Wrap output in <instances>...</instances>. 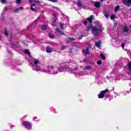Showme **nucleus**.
I'll list each match as a JSON object with an SVG mask.
<instances>
[{
    "label": "nucleus",
    "instance_id": "1",
    "mask_svg": "<svg viewBox=\"0 0 131 131\" xmlns=\"http://www.w3.org/2000/svg\"><path fill=\"white\" fill-rule=\"evenodd\" d=\"M95 25L97 27L93 28V25L91 24L88 27L87 31H90L92 29V33L95 36H98L100 34V32H102L103 31V28L102 27V25L100 24L99 21L95 22Z\"/></svg>",
    "mask_w": 131,
    "mask_h": 131
},
{
    "label": "nucleus",
    "instance_id": "2",
    "mask_svg": "<svg viewBox=\"0 0 131 131\" xmlns=\"http://www.w3.org/2000/svg\"><path fill=\"white\" fill-rule=\"evenodd\" d=\"M31 64L33 66L32 69L33 70H35L37 72L38 71H42V72H46V73H49V71L46 70L45 69H40V62L39 60L34 59V63H31Z\"/></svg>",
    "mask_w": 131,
    "mask_h": 131
},
{
    "label": "nucleus",
    "instance_id": "3",
    "mask_svg": "<svg viewBox=\"0 0 131 131\" xmlns=\"http://www.w3.org/2000/svg\"><path fill=\"white\" fill-rule=\"evenodd\" d=\"M108 93H109V90L108 89L100 92V94H98L99 99H103L104 97L108 98Z\"/></svg>",
    "mask_w": 131,
    "mask_h": 131
},
{
    "label": "nucleus",
    "instance_id": "4",
    "mask_svg": "<svg viewBox=\"0 0 131 131\" xmlns=\"http://www.w3.org/2000/svg\"><path fill=\"white\" fill-rule=\"evenodd\" d=\"M49 69L51 70L48 71L49 74H58V71H55L57 69V67L55 65H51L49 67Z\"/></svg>",
    "mask_w": 131,
    "mask_h": 131
},
{
    "label": "nucleus",
    "instance_id": "5",
    "mask_svg": "<svg viewBox=\"0 0 131 131\" xmlns=\"http://www.w3.org/2000/svg\"><path fill=\"white\" fill-rule=\"evenodd\" d=\"M59 72H66V71H71V68H67L65 65L60 66L58 68Z\"/></svg>",
    "mask_w": 131,
    "mask_h": 131
},
{
    "label": "nucleus",
    "instance_id": "6",
    "mask_svg": "<svg viewBox=\"0 0 131 131\" xmlns=\"http://www.w3.org/2000/svg\"><path fill=\"white\" fill-rule=\"evenodd\" d=\"M22 124H23L25 127L27 129H31L32 128V125L31 124V123L28 121H25L22 123Z\"/></svg>",
    "mask_w": 131,
    "mask_h": 131
},
{
    "label": "nucleus",
    "instance_id": "7",
    "mask_svg": "<svg viewBox=\"0 0 131 131\" xmlns=\"http://www.w3.org/2000/svg\"><path fill=\"white\" fill-rule=\"evenodd\" d=\"M122 4L127 7H130L131 6V0H122Z\"/></svg>",
    "mask_w": 131,
    "mask_h": 131
},
{
    "label": "nucleus",
    "instance_id": "8",
    "mask_svg": "<svg viewBox=\"0 0 131 131\" xmlns=\"http://www.w3.org/2000/svg\"><path fill=\"white\" fill-rule=\"evenodd\" d=\"M126 72L128 75H131V62L128 63V67Z\"/></svg>",
    "mask_w": 131,
    "mask_h": 131
},
{
    "label": "nucleus",
    "instance_id": "9",
    "mask_svg": "<svg viewBox=\"0 0 131 131\" xmlns=\"http://www.w3.org/2000/svg\"><path fill=\"white\" fill-rule=\"evenodd\" d=\"M82 54L83 55H85V56H86V55H90V50H89V48L83 50Z\"/></svg>",
    "mask_w": 131,
    "mask_h": 131
},
{
    "label": "nucleus",
    "instance_id": "10",
    "mask_svg": "<svg viewBox=\"0 0 131 131\" xmlns=\"http://www.w3.org/2000/svg\"><path fill=\"white\" fill-rule=\"evenodd\" d=\"M53 16L54 17L52 20H53V23H55L56 21H57V17H59V14L58 13H53Z\"/></svg>",
    "mask_w": 131,
    "mask_h": 131
},
{
    "label": "nucleus",
    "instance_id": "11",
    "mask_svg": "<svg viewBox=\"0 0 131 131\" xmlns=\"http://www.w3.org/2000/svg\"><path fill=\"white\" fill-rule=\"evenodd\" d=\"M86 20H88L90 23H92V22H93V20H94V15H91L90 17L86 18Z\"/></svg>",
    "mask_w": 131,
    "mask_h": 131
},
{
    "label": "nucleus",
    "instance_id": "12",
    "mask_svg": "<svg viewBox=\"0 0 131 131\" xmlns=\"http://www.w3.org/2000/svg\"><path fill=\"white\" fill-rule=\"evenodd\" d=\"M29 3H35V4H41V2L38 0H29Z\"/></svg>",
    "mask_w": 131,
    "mask_h": 131
},
{
    "label": "nucleus",
    "instance_id": "13",
    "mask_svg": "<svg viewBox=\"0 0 131 131\" xmlns=\"http://www.w3.org/2000/svg\"><path fill=\"white\" fill-rule=\"evenodd\" d=\"M94 6L96 8H97V9H99V8H101V5L100 4L99 2H95L94 3Z\"/></svg>",
    "mask_w": 131,
    "mask_h": 131
},
{
    "label": "nucleus",
    "instance_id": "14",
    "mask_svg": "<svg viewBox=\"0 0 131 131\" xmlns=\"http://www.w3.org/2000/svg\"><path fill=\"white\" fill-rule=\"evenodd\" d=\"M53 49L52 48L50 47V46H47L46 48V52L47 53H52Z\"/></svg>",
    "mask_w": 131,
    "mask_h": 131
},
{
    "label": "nucleus",
    "instance_id": "15",
    "mask_svg": "<svg viewBox=\"0 0 131 131\" xmlns=\"http://www.w3.org/2000/svg\"><path fill=\"white\" fill-rule=\"evenodd\" d=\"M95 46L97 48H100L101 47V41L99 40L98 42H95Z\"/></svg>",
    "mask_w": 131,
    "mask_h": 131
},
{
    "label": "nucleus",
    "instance_id": "16",
    "mask_svg": "<svg viewBox=\"0 0 131 131\" xmlns=\"http://www.w3.org/2000/svg\"><path fill=\"white\" fill-rule=\"evenodd\" d=\"M56 31L57 32H58V33H59V34H61V35H64V32L59 30V28L56 29Z\"/></svg>",
    "mask_w": 131,
    "mask_h": 131
},
{
    "label": "nucleus",
    "instance_id": "17",
    "mask_svg": "<svg viewBox=\"0 0 131 131\" xmlns=\"http://www.w3.org/2000/svg\"><path fill=\"white\" fill-rule=\"evenodd\" d=\"M123 30L124 32H128V31H129L128 28H127V27H126V26H124L123 28Z\"/></svg>",
    "mask_w": 131,
    "mask_h": 131
},
{
    "label": "nucleus",
    "instance_id": "18",
    "mask_svg": "<svg viewBox=\"0 0 131 131\" xmlns=\"http://www.w3.org/2000/svg\"><path fill=\"white\" fill-rule=\"evenodd\" d=\"M84 69L85 70H91V69H92V66H86V67H84Z\"/></svg>",
    "mask_w": 131,
    "mask_h": 131
},
{
    "label": "nucleus",
    "instance_id": "19",
    "mask_svg": "<svg viewBox=\"0 0 131 131\" xmlns=\"http://www.w3.org/2000/svg\"><path fill=\"white\" fill-rule=\"evenodd\" d=\"M24 53H25V54H27V55H29V56H30V52H29V51H28V50H25L24 51Z\"/></svg>",
    "mask_w": 131,
    "mask_h": 131
},
{
    "label": "nucleus",
    "instance_id": "20",
    "mask_svg": "<svg viewBox=\"0 0 131 131\" xmlns=\"http://www.w3.org/2000/svg\"><path fill=\"white\" fill-rule=\"evenodd\" d=\"M77 5L78 7H79L80 9H81V2L78 1V2L77 3Z\"/></svg>",
    "mask_w": 131,
    "mask_h": 131
},
{
    "label": "nucleus",
    "instance_id": "21",
    "mask_svg": "<svg viewBox=\"0 0 131 131\" xmlns=\"http://www.w3.org/2000/svg\"><path fill=\"white\" fill-rule=\"evenodd\" d=\"M42 30H47V26L46 25H42L41 27Z\"/></svg>",
    "mask_w": 131,
    "mask_h": 131
},
{
    "label": "nucleus",
    "instance_id": "22",
    "mask_svg": "<svg viewBox=\"0 0 131 131\" xmlns=\"http://www.w3.org/2000/svg\"><path fill=\"white\" fill-rule=\"evenodd\" d=\"M123 96H126L127 94H129V92L125 91L123 92H122Z\"/></svg>",
    "mask_w": 131,
    "mask_h": 131
},
{
    "label": "nucleus",
    "instance_id": "23",
    "mask_svg": "<svg viewBox=\"0 0 131 131\" xmlns=\"http://www.w3.org/2000/svg\"><path fill=\"white\" fill-rule=\"evenodd\" d=\"M100 57L103 60H105V59L106 58V56H105V55L103 53H101L100 54Z\"/></svg>",
    "mask_w": 131,
    "mask_h": 131
},
{
    "label": "nucleus",
    "instance_id": "24",
    "mask_svg": "<svg viewBox=\"0 0 131 131\" xmlns=\"http://www.w3.org/2000/svg\"><path fill=\"white\" fill-rule=\"evenodd\" d=\"M59 25L61 30H63V29H64V24L60 23Z\"/></svg>",
    "mask_w": 131,
    "mask_h": 131
},
{
    "label": "nucleus",
    "instance_id": "25",
    "mask_svg": "<svg viewBox=\"0 0 131 131\" xmlns=\"http://www.w3.org/2000/svg\"><path fill=\"white\" fill-rule=\"evenodd\" d=\"M118 10H119V6H116L115 8V12H117V11H118Z\"/></svg>",
    "mask_w": 131,
    "mask_h": 131
},
{
    "label": "nucleus",
    "instance_id": "26",
    "mask_svg": "<svg viewBox=\"0 0 131 131\" xmlns=\"http://www.w3.org/2000/svg\"><path fill=\"white\" fill-rule=\"evenodd\" d=\"M76 75H80L81 76L82 75H83V73H82V72H80L79 73H77Z\"/></svg>",
    "mask_w": 131,
    "mask_h": 131
},
{
    "label": "nucleus",
    "instance_id": "27",
    "mask_svg": "<svg viewBox=\"0 0 131 131\" xmlns=\"http://www.w3.org/2000/svg\"><path fill=\"white\" fill-rule=\"evenodd\" d=\"M2 4H7V1L6 0H0Z\"/></svg>",
    "mask_w": 131,
    "mask_h": 131
},
{
    "label": "nucleus",
    "instance_id": "28",
    "mask_svg": "<svg viewBox=\"0 0 131 131\" xmlns=\"http://www.w3.org/2000/svg\"><path fill=\"white\" fill-rule=\"evenodd\" d=\"M4 34L6 35V36H8V35L9 34L6 29L5 30Z\"/></svg>",
    "mask_w": 131,
    "mask_h": 131
},
{
    "label": "nucleus",
    "instance_id": "29",
    "mask_svg": "<svg viewBox=\"0 0 131 131\" xmlns=\"http://www.w3.org/2000/svg\"><path fill=\"white\" fill-rule=\"evenodd\" d=\"M65 49H66V47L62 45L60 50L63 51V50H65Z\"/></svg>",
    "mask_w": 131,
    "mask_h": 131
},
{
    "label": "nucleus",
    "instance_id": "30",
    "mask_svg": "<svg viewBox=\"0 0 131 131\" xmlns=\"http://www.w3.org/2000/svg\"><path fill=\"white\" fill-rule=\"evenodd\" d=\"M49 35L50 38H54L55 37L53 34H49Z\"/></svg>",
    "mask_w": 131,
    "mask_h": 131
},
{
    "label": "nucleus",
    "instance_id": "31",
    "mask_svg": "<svg viewBox=\"0 0 131 131\" xmlns=\"http://www.w3.org/2000/svg\"><path fill=\"white\" fill-rule=\"evenodd\" d=\"M49 2H52V3H58V0H48Z\"/></svg>",
    "mask_w": 131,
    "mask_h": 131
},
{
    "label": "nucleus",
    "instance_id": "32",
    "mask_svg": "<svg viewBox=\"0 0 131 131\" xmlns=\"http://www.w3.org/2000/svg\"><path fill=\"white\" fill-rule=\"evenodd\" d=\"M104 15L106 18H108V17H109V15H108V13L107 12H105Z\"/></svg>",
    "mask_w": 131,
    "mask_h": 131
},
{
    "label": "nucleus",
    "instance_id": "33",
    "mask_svg": "<svg viewBox=\"0 0 131 131\" xmlns=\"http://www.w3.org/2000/svg\"><path fill=\"white\" fill-rule=\"evenodd\" d=\"M21 1H22V0H16V3L17 5H19V4H20L21 3Z\"/></svg>",
    "mask_w": 131,
    "mask_h": 131
},
{
    "label": "nucleus",
    "instance_id": "34",
    "mask_svg": "<svg viewBox=\"0 0 131 131\" xmlns=\"http://www.w3.org/2000/svg\"><path fill=\"white\" fill-rule=\"evenodd\" d=\"M115 15H112L111 16V19L112 20H113V19H115Z\"/></svg>",
    "mask_w": 131,
    "mask_h": 131
},
{
    "label": "nucleus",
    "instance_id": "35",
    "mask_svg": "<svg viewBox=\"0 0 131 131\" xmlns=\"http://www.w3.org/2000/svg\"><path fill=\"white\" fill-rule=\"evenodd\" d=\"M31 11H33V12H36V9H34L33 7H31Z\"/></svg>",
    "mask_w": 131,
    "mask_h": 131
},
{
    "label": "nucleus",
    "instance_id": "36",
    "mask_svg": "<svg viewBox=\"0 0 131 131\" xmlns=\"http://www.w3.org/2000/svg\"><path fill=\"white\" fill-rule=\"evenodd\" d=\"M10 9H11V8L5 7L4 10L5 11H9V10H10Z\"/></svg>",
    "mask_w": 131,
    "mask_h": 131
},
{
    "label": "nucleus",
    "instance_id": "37",
    "mask_svg": "<svg viewBox=\"0 0 131 131\" xmlns=\"http://www.w3.org/2000/svg\"><path fill=\"white\" fill-rule=\"evenodd\" d=\"M55 108H54V107H51V111H52L53 112H54V113H56V112L55 111Z\"/></svg>",
    "mask_w": 131,
    "mask_h": 131
},
{
    "label": "nucleus",
    "instance_id": "38",
    "mask_svg": "<svg viewBox=\"0 0 131 131\" xmlns=\"http://www.w3.org/2000/svg\"><path fill=\"white\" fill-rule=\"evenodd\" d=\"M97 64H98V65H101V64H102V61L101 60H98L97 61Z\"/></svg>",
    "mask_w": 131,
    "mask_h": 131
},
{
    "label": "nucleus",
    "instance_id": "39",
    "mask_svg": "<svg viewBox=\"0 0 131 131\" xmlns=\"http://www.w3.org/2000/svg\"><path fill=\"white\" fill-rule=\"evenodd\" d=\"M68 40H69L70 41H72V40H75V39H74V38H69Z\"/></svg>",
    "mask_w": 131,
    "mask_h": 131
},
{
    "label": "nucleus",
    "instance_id": "40",
    "mask_svg": "<svg viewBox=\"0 0 131 131\" xmlns=\"http://www.w3.org/2000/svg\"><path fill=\"white\" fill-rule=\"evenodd\" d=\"M14 12L15 13H18V12H19V9L17 8V9L14 10Z\"/></svg>",
    "mask_w": 131,
    "mask_h": 131
},
{
    "label": "nucleus",
    "instance_id": "41",
    "mask_svg": "<svg viewBox=\"0 0 131 131\" xmlns=\"http://www.w3.org/2000/svg\"><path fill=\"white\" fill-rule=\"evenodd\" d=\"M18 11H20V10H23V7H19L18 8Z\"/></svg>",
    "mask_w": 131,
    "mask_h": 131
},
{
    "label": "nucleus",
    "instance_id": "42",
    "mask_svg": "<svg viewBox=\"0 0 131 131\" xmlns=\"http://www.w3.org/2000/svg\"><path fill=\"white\" fill-rule=\"evenodd\" d=\"M125 46V45H124V43H122V44L121 47H122V49H124Z\"/></svg>",
    "mask_w": 131,
    "mask_h": 131
},
{
    "label": "nucleus",
    "instance_id": "43",
    "mask_svg": "<svg viewBox=\"0 0 131 131\" xmlns=\"http://www.w3.org/2000/svg\"><path fill=\"white\" fill-rule=\"evenodd\" d=\"M35 6V4H32L30 5L31 8H32V7H34Z\"/></svg>",
    "mask_w": 131,
    "mask_h": 131
},
{
    "label": "nucleus",
    "instance_id": "44",
    "mask_svg": "<svg viewBox=\"0 0 131 131\" xmlns=\"http://www.w3.org/2000/svg\"><path fill=\"white\" fill-rule=\"evenodd\" d=\"M84 25H86L88 24V21H84Z\"/></svg>",
    "mask_w": 131,
    "mask_h": 131
},
{
    "label": "nucleus",
    "instance_id": "45",
    "mask_svg": "<svg viewBox=\"0 0 131 131\" xmlns=\"http://www.w3.org/2000/svg\"><path fill=\"white\" fill-rule=\"evenodd\" d=\"M36 117H34L33 118V120H35V119H36Z\"/></svg>",
    "mask_w": 131,
    "mask_h": 131
},
{
    "label": "nucleus",
    "instance_id": "46",
    "mask_svg": "<svg viewBox=\"0 0 131 131\" xmlns=\"http://www.w3.org/2000/svg\"><path fill=\"white\" fill-rule=\"evenodd\" d=\"M55 23H53V22L52 26H55Z\"/></svg>",
    "mask_w": 131,
    "mask_h": 131
},
{
    "label": "nucleus",
    "instance_id": "47",
    "mask_svg": "<svg viewBox=\"0 0 131 131\" xmlns=\"http://www.w3.org/2000/svg\"><path fill=\"white\" fill-rule=\"evenodd\" d=\"M115 95H116V96H118V93H116Z\"/></svg>",
    "mask_w": 131,
    "mask_h": 131
},
{
    "label": "nucleus",
    "instance_id": "48",
    "mask_svg": "<svg viewBox=\"0 0 131 131\" xmlns=\"http://www.w3.org/2000/svg\"><path fill=\"white\" fill-rule=\"evenodd\" d=\"M100 2H101V3H103V2H104V0H100Z\"/></svg>",
    "mask_w": 131,
    "mask_h": 131
},
{
    "label": "nucleus",
    "instance_id": "49",
    "mask_svg": "<svg viewBox=\"0 0 131 131\" xmlns=\"http://www.w3.org/2000/svg\"><path fill=\"white\" fill-rule=\"evenodd\" d=\"M129 28H131V25H130V26H129Z\"/></svg>",
    "mask_w": 131,
    "mask_h": 131
},
{
    "label": "nucleus",
    "instance_id": "50",
    "mask_svg": "<svg viewBox=\"0 0 131 131\" xmlns=\"http://www.w3.org/2000/svg\"><path fill=\"white\" fill-rule=\"evenodd\" d=\"M10 55H13V53H10Z\"/></svg>",
    "mask_w": 131,
    "mask_h": 131
},
{
    "label": "nucleus",
    "instance_id": "51",
    "mask_svg": "<svg viewBox=\"0 0 131 131\" xmlns=\"http://www.w3.org/2000/svg\"><path fill=\"white\" fill-rule=\"evenodd\" d=\"M8 53H10V51H8Z\"/></svg>",
    "mask_w": 131,
    "mask_h": 131
},
{
    "label": "nucleus",
    "instance_id": "52",
    "mask_svg": "<svg viewBox=\"0 0 131 131\" xmlns=\"http://www.w3.org/2000/svg\"><path fill=\"white\" fill-rule=\"evenodd\" d=\"M38 19H39V17H38Z\"/></svg>",
    "mask_w": 131,
    "mask_h": 131
}]
</instances>
